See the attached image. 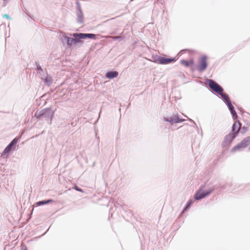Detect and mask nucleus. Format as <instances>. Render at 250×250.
<instances>
[{
  "label": "nucleus",
  "mask_w": 250,
  "mask_h": 250,
  "mask_svg": "<svg viewBox=\"0 0 250 250\" xmlns=\"http://www.w3.org/2000/svg\"><path fill=\"white\" fill-rule=\"evenodd\" d=\"M3 17L7 19H11V18H10V17L9 16V15L8 14H4Z\"/></svg>",
  "instance_id": "obj_18"
},
{
  "label": "nucleus",
  "mask_w": 250,
  "mask_h": 250,
  "mask_svg": "<svg viewBox=\"0 0 250 250\" xmlns=\"http://www.w3.org/2000/svg\"><path fill=\"white\" fill-rule=\"evenodd\" d=\"M208 84L209 87L214 91L217 93L218 94H220L223 91V88L216 82L213 81L212 80H208Z\"/></svg>",
  "instance_id": "obj_3"
},
{
  "label": "nucleus",
  "mask_w": 250,
  "mask_h": 250,
  "mask_svg": "<svg viewBox=\"0 0 250 250\" xmlns=\"http://www.w3.org/2000/svg\"><path fill=\"white\" fill-rule=\"evenodd\" d=\"M52 202H53L52 200H48L44 201H40V202H38L37 203V205H38V206H41V205L48 204V203Z\"/></svg>",
  "instance_id": "obj_15"
},
{
  "label": "nucleus",
  "mask_w": 250,
  "mask_h": 250,
  "mask_svg": "<svg viewBox=\"0 0 250 250\" xmlns=\"http://www.w3.org/2000/svg\"><path fill=\"white\" fill-rule=\"evenodd\" d=\"M158 61L160 63L165 64L174 62L176 61V60L174 58H166L165 57H160L158 59Z\"/></svg>",
  "instance_id": "obj_6"
},
{
  "label": "nucleus",
  "mask_w": 250,
  "mask_h": 250,
  "mask_svg": "<svg viewBox=\"0 0 250 250\" xmlns=\"http://www.w3.org/2000/svg\"><path fill=\"white\" fill-rule=\"evenodd\" d=\"M207 58L204 56L199 58L197 69L199 71H204L207 67Z\"/></svg>",
  "instance_id": "obj_2"
},
{
  "label": "nucleus",
  "mask_w": 250,
  "mask_h": 250,
  "mask_svg": "<svg viewBox=\"0 0 250 250\" xmlns=\"http://www.w3.org/2000/svg\"><path fill=\"white\" fill-rule=\"evenodd\" d=\"M213 190V189H211L209 190V191H206L204 192H201L200 191L197 192L195 196V200H200L201 199L206 196L209 194Z\"/></svg>",
  "instance_id": "obj_5"
},
{
  "label": "nucleus",
  "mask_w": 250,
  "mask_h": 250,
  "mask_svg": "<svg viewBox=\"0 0 250 250\" xmlns=\"http://www.w3.org/2000/svg\"><path fill=\"white\" fill-rule=\"evenodd\" d=\"M193 202L192 200H190L188 203V204L187 205L186 208H185L184 211H185L186 210H187L188 208L190 206H191V205L192 204Z\"/></svg>",
  "instance_id": "obj_16"
},
{
  "label": "nucleus",
  "mask_w": 250,
  "mask_h": 250,
  "mask_svg": "<svg viewBox=\"0 0 250 250\" xmlns=\"http://www.w3.org/2000/svg\"><path fill=\"white\" fill-rule=\"evenodd\" d=\"M109 37L111 38L112 39H113L114 40L118 39H119L121 38V37H120V36H113V37L110 36Z\"/></svg>",
  "instance_id": "obj_19"
},
{
  "label": "nucleus",
  "mask_w": 250,
  "mask_h": 250,
  "mask_svg": "<svg viewBox=\"0 0 250 250\" xmlns=\"http://www.w3.org/2000/svg\"><path fill=\"white\" fill-rule=\"evenodd\" d=\"M228 106H229V109L231 112V113L232 114V116L234 118V119H237V114H236L232 104L231 103H229V104H228Z\"/></svg>",
  "instance_id": "obj_11"
},
{
  "label": "nucleus",
  "mask_w": 250,
  "mask_h": 250,
  "mask_svg": "<svg viewBox=\"0 0 250 250\" xmlns=\"http://www.w3.org/2000/svg\"><path fill=\"white\" fill-rule=\"evenodd\" d=\"M17 141L18 139L17 138H15L5 148L3 154H5L8 153L11 150L12 147L17 143Z\"/></svg>",
  "instance_id": "obj_7"
},
{
  "label": "nucleus",
  "mask_w": 250,
  "mask_h": 250,
  "mask_svg": "<svg viewBox=\"0 0 250 250\" xmlns=\"http://www.w3.org/2000/svg\"><path fill=\"white\" fill-rule=\"evenodd\" d=\"M118 76V72L117 71H110L107 72L105 76L108 79H113L116 78Z\"/></svg>",
  "instance_id": "obj_10"
},
{
  "label": "nucleus",
  "mask_w": 250,
  "mask_h": 250,
  "mask_svg": "<svg viewBox=\"0 0 250 250\" xmlns=\"http://www.w3.org/2000/svg\"><path fill=\"white\" fill-rule=\"evenodd\" d=\"M74 188L75 189H76V190L79 191H80L81 192H83V191L82 189L79 188L76 185H75L74 186Z\"/></svg>",
  "instance_id": "obj_17"
},
{
  "label": "nucleus",
  "mask_w": 250,
  "mask_h": 250,
  "mask_svg": "<svg viewBox=\"0 0 250 250\" xmlns=\"http://www.w3.org/2000/svg\"><path fill=\"white\" fill-rule=\"evenodd\" d=\"M219 94L222 96L223 99L225 100V101L227 103V105L231 103L230 101L229 98V97L226 94L224 93L223 91L222 92V93H220Z\"/></svg>",
  "instance_id": "obj_12"
},
{
  "label": "nucleus",
  "mask_w": 250,
  "mask_h": 250,
  "mask_svg": "<svg viewBox=\"0 0 250 250\" xmlns=\"http://www.w3.org/2000/svg\"><path fill=\"white\" fill-rule=\"evenodd\" d=\"M181 63L185 66L188 67L194 64V61L191 59L189 61L183 60L181 61Z\"/></svg>",
  "instance_id": "obj_9"
},
{
  "label": "nucleus",
  "mask_w": 250,
  "mask_h": 250,
  "mask_svg": "<svg viewBox=\"0 0 250 250\" xmlns=\"http://www.w3.org/2000/svg\"><path fill=\"white\" fill-rule=\"evenodd\" d=\"M72 36L74 37V39L76 43L80 42V39H83L86 38L95 39L96 37L95 34L84 33H74Z\"/></svg>",
  "instance_id": "obj_1"
},
{
  "label": "nucleus",
  "mask_w": 250,
  "mask_h": 250,
  "mask_svg": "<svg viewBox=\"0 0 250 250\" xmlns=\"http://www.w3.org/2000/svg\"><path fill=\"white\" fill-rule=\"evenodd\" d=\"M45 114V111L44 110H42L41 111H37L35 113V116L37 118H40L43 117V116H44Z\"/></svg>",
  "instance_id": "obj_13"
},
{
  "label": "nucleus",
  "mask_w": 250,
  "mask_h": 250,
  "mask_svg": "<svg viewBox=\"0 0 250 250\" xmlns=\"http://www.w3.org/2000/svg\"><path fill=\"white\" fill-rule=\"evenodd\" d=\"M249 145V141L246 139L243 140L240 143L238 144L237 146H234L231 149V152H235L237 150H239L241 148L246 147Z\"/></svg>",
  "instance_id": "obj_4"
},
{
  "label": "nucleus",
  "mask_w": 250,
  "mask_h": 250,
  "mask_svg": "<svg viewBox=\"0 0 250 250\" xmlns=\"http://www.w3.org/2000/svg\"><path fill=\"white\" fill-rule=\"evenodd\" d=\"M241 128V124L239 122H235L232 127V131L234 133V137H235L236 134H237Z\"/></svg>",
  "instance_id": "obj_8"
},
{
  "label": "nucleus",
  "mask_w": 250,
  "mask_h": 250,
  "mask_svg": "<svg viewBox=\"0 0 250 250\" xmlns=\"http://www.w3.org/2000/svg\"><path fill=\"white\" fill-rule=\"evenodd\" d=\"M67 43L69 45H72L73 44H76V42H75V40L74 39V38H69V37L67 38Z\"/></svg>",
  "instance_id": "obj_14"
}]
</instances>
